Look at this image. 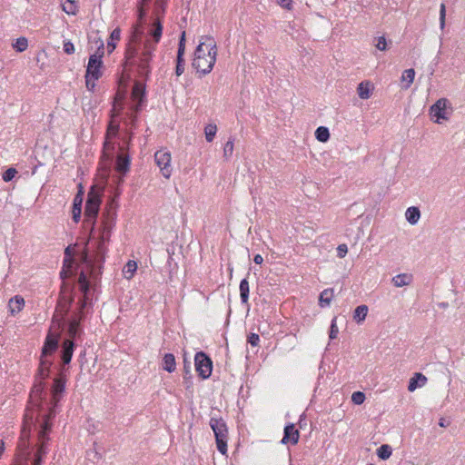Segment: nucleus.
<instances>
[{"mask_svg":"<svg viewBox=\"0 0 465 465\" xmlns=\"http://www.w3.org/2000/svg\"><path fill=\"white\" fill-rule=\"evenodd\" d=\"M149 34L153 37L154 44L159 43L163 34V24L159 15H157V18L152 24V28Z\"/></svg>","mask_w":465,"mask_h":465,"instance_id":"22","label":"nucleus"},{"mask_svg":"<svg viewBox=\"0 0 465 465\" xmlns=\"http://www.w3.org/2000/svg\"><path fill=\"white\" fill-rule=\"evenodd\" d=\"M392 454V449L388 444H382L377 450V456L382 460H388Z\"/></svg>","mask_w":465,"mask_h":465,"instance_id":"33","label":"nucleus"},{"mask_svg":"<svg viewBox=\"0 0 465 465\" xmlns=\"http://www.w3.org/2000/svg\"><path fill=\"white\" fill-rule=\"evenodd\" d=\"M17 173L16 169L10 167L3 173L2 178L5 182H10Z\"/></svg>","mask_w":465,"mask_h":465,"instance_id":"45","label":"nucleus"},{"mask_svg":"<svg viewBox=\"0 0 465 465\" xmlns=\"http://www.w3.org/2000/svg\"><path fill=\"white\" fill-rule=\"evenodd\" d=\"M102 203V193L94 187L92 186L87 193V199L84 206V222L91 227L92 231L94 230L97 216Z\"/></svg>","mask_w":465,"mask_h":465,"instance_id":"6","label":"nucleus"},{"mask_svg":"<svg viewBox=\"0 0 465 465\" xmlns=\"http://www.w3.org/2000/svg\"><path fill=\"white\" fill-rule=\"evenodd\" d=\"M333 289L328 288L323 290L319 296V305L322 308L329 307L333 298Z\"/></svg>","mask_w":465,"mask_h":465,"instance_id":"24","label":"nucleus"},{"mask_svg":"<svg viewBox=\"0 0 465 465\" xmlns=\"http://www.w3.org/2000/svg\"><path fill=\"white\" fill-rule=\"evenodd\" d=\"M78 266L74 267V252L71 246H67L64 250V265L60 272L62 281L68 280L77 272Z\"/></svg>","mask_w":465,"mask_h":465,"instance_id":"12","label":"nucleus"},{"mask_svg":"<svg viewBox=\"0 0 465 465\" xmlns=\"http://www.w3.org/2000/svg\"><path fill=\"white\" fill-rule=\"evenodd\" d=\"M217 132V126L214 124H209L204 128L205 139L211 143L213 141Z\"/></svg>","mask_w":465,"mask_h":465,"instance_id":"35","label":"nucleus"},{"mask_svg":"<svg viewBox=\"0 0 465 465\" xmlns=\"http://www.w3.org/2000/svg\"><path fill=\"white\" fill-rule=\"evenodd\" d=\"M336 321H337L336 317H334L331 320V326H330V332H329L330 340H334L339 333V329H338Z\"/></svg>","mask_w":465,"mask_h":465,"instance_id":"43","label":"nucleus"},{"mask_svg":"<svg viewBox=\"0 0 465 465\" xmlns=\"http://www.w3.org/2000/svg\"><path fill=\"white\" fill-rule=\"evenodd\" d=\"M84 193L83 190V186L81 184H79V190L74 198L73 207L82 208V204H83V201H84Z\"/></svg>","mask_w":465,"mask_h":465,"instance_id":"40","label":"nucleus"},{"mask_svg":"<svg viewBox=\"0 0 465 465\" xmlns=\"http://www.w3.org/2000/svg\"><path fill=\"white\" fill-rule=\"evenodd\" d=\"M64 52L67 54H72L74 53V45L72 42L67 41L64 43Z\"/></svg>","mask_w":465,"mask_h":465,"instance_id":"52","label":"nucleus"},{"mask_svg":"<svg viewBox=\"0 0 465 465\" xmlns=\"http://www.w3.org/2000/svg\"><path fill=\"white\" fill-rule=\"evenodd\" d=\"M253 262L256 263V264H262V262H263V258L261 254H256L254 257H253Z\"/></svg>","mask_w":465,"mask_h":465,"instance_id":"57","label":"nucleus"},{"mask_svg":"<svg viewBox=\"0 0 465 465\" xmlns=\"http://www.w3.org/2000/svg\"><path fill=\"white\" fill-rule=\"evenodd\" d=\"M439 425H440V427L445 428V427H448V426L450 425V421H448V420H446L445 419L441 418V419L440 420V421H439Z\"/></svg>","mask_w":465,"mask_h":465,"instance_id":"58","label":"nucleus"},{"mask_svg":"<svg viewBox=\"0 0 465 465\" xmlns=\"http://www.w3.org/2000/svg\"><path fill=\"white\" fill-rule=\"evenodd\" d=\"M406 220L412 225L416 224L420 217V211L416 206L409 207L405 213Z\"/></svg>","mask_w":465,"mask_h":465,"instance_id":"28","label":"nucleus"},{"mask_svg":"<svg viewBox=\"0 0 465 465\" xmlns=\"http://www.w3.org/2000/svg\"><path fill=\"white\" fill-rule=\"evenodd\" d=\"M239 291L242 304L248 305L250 286L247 278H244L240 282Z\"/></svg>","mask_w":465,"mask_h":465,"instance_id":"26","label":"nucleus"},{"mask_svg":"<svg viewBox=\"0 0 465 465\" xmlns=\"http://www.w3.org/2000/svg\"><path fill=\"white\" fill-rule=\"evenodd\" d=\"M117 203L111 199L105 205L102 216V228L99 240L95 242L96 250L91 254L86 242L79 253L80 265L83 266L79 272L78 284L83 296L78 301V312L73 316H85L84 308L89 302L88 292L90 291V279L96 280L102 274V264L104 261L105 242H109L111 230L114 225L117 215Z\"/></svg>","mask_w":465,"mask_h":465,"instance_id":"1","label":"nucleus"},{"mask_svg":"<svg viewBox=\"0 0 465 465\" xmlns=\"http://www.w3.org/2000/svg\"><path fill=\"white\" fill-rule=\"evenodd\" d=\"M347 252H348V247L346 244L342 243L337 247V256L339 258H343L347 254Z\"/></svg>","mask_w":465,"mask_h":465,"instance_id":"51","label":"nucleus"},{"mask_svg":"<svg viewBox=\"0 0 465 465\" xmlns=\"http://www.w3.org/2000/svg\"><path fill=\"white\" fill-rule=\"evenodd\" d=\"M217 46L216 42L211 36H202L200 44L194 50V57L192 66L200 74L199 77L208 74L213 68L216 62Z\"/></svg>","mask_w":465,"mask_h":465,"instance_id":"4","label":"nucleus"},{"mask_svg":"<svg viewBox=\"0 0 465 465\" xmlns=\"http://www.w3.org/2000/svg\"><path fill=\"white\" fill-rule=\"evenodd\" d=\"M195 370L203 380L208 379L213 371V361L204 351H198L194 356Z\"/></svg>","mask_w":465,"mask_h":465,"instance_id":"8","label":"nucleus"},{"mask_svg":"<svg viewBox=\"0 0 465 465\" xmlns=\"http://www.w3.org/2000/svg\"><path fill=\"white\" fill-rule=\"evenodd\" d=\"M82 208L73 207L72 209V219L74 223H78L81 219Z\"/></svg>","mask_w":465,"mask_h":465,"instance_id":"48","label":"nucleus"},{"mask_svg":"<svg viewBox=\"0 0 465 465\" xmlns=\"http://www.w3.org/2000/svg\"><path fill=\"white\" fill-rule=\"evenodd\" d=\"M185 43H186L185 31H183L180 35V38H179L177 54H184Z\"/></svg>","mask_w":465,"mask_h":465,"instance_id":"44","label":"nucleus"},{"mask_svg":"<svg viewBox=\"0 0 465 465\" xmlns=\"http://www.w3.org/2000/svg\"><path fill=\"white\" fill-rule=\"evenodd\" d=\"M156 4L158 5V8H160L162 13L163 14L165 10L166 0H157Z\"/></svg>","mask_w":465,"mask_h":465,"instance_id":"56","label":"nucleus"},{"mask_svg":"<svg viewBox=\"0 0 465 465\" xmlns=\"http://www.w3.org/2000/svg\"><path fill=\"white\" fill-rule=\"evenodd\" d=\"M247 342L250 343L252 347L258 346L260 342V337L257 333L251 332L247 336Z\"/></svg>","mask_w":465,"mask_h":465,"instance_id":"46","label":"nucleus"},{"mask_svg":"<svg viewBox=\"0 0 465 465\" xmlns=\"http://www.w3.org/2000/svg\"><path fill=\"white\" fill-rule=\"evenodd\" d=\"M375 46L377 49H379L381 51H385L387 49L386 38L384 36L378 37Z\"/></svg>","mask_w":465,"mask_h":465,"instance_id":"47","label":"nucleus"},{"mask_svg":"<svg viewBox=\"0 0 465 465\" xmlns=\"http://www.w3.org/2000/svg\"><path fill=\"white\" fill-rule=\"evenodd\" d=\"M366 397L361 391H354L351 395V401L356 405H361L364 402Z\"/></svg>","mask_w":465,"mask_h":465,"instance_id":"42","label":"nucleus"},{"mask_svg":"<svg viewBox=\"0 0 465 465\" xmlns=\"http://www.w3.org/2000/svg\"><path fill=\"white\" fill-rule=\"evenodd\" d=\"M445 16H446V7L444 4L440 5V26L443 27L445 24Z\"/></svg>","mask_w":465,"mask_h":465,"instance_id":"53","label":"nucleus"},{"mask_svg":"<svg viewBox=\"0 0 465 465\" xmlns=\"http://www.w3.org/2000/svg\"><path fill=\"white\" fill-rule=\"evenodd\" d=\"M154 161L160 168L162 174L165 178H169L172 173L171 168V154L169 152L159 150L154 153Z\"/></svg>","mask_w":465,"mask_h":465,"instance_id":"13","label":"nucleus"},{"mask_svg":"<svg viewBox=\"0 0 465 465\" xmlns=\"http://www.w3.org/2000/svg\"><path fill=\"white\" fill-rule=\"evenodd\" d=\"M415 77V71L412 68L406 69L403 71L401 75V82H406L405 84L402 85V89H408L411 84L413 83Z\"/></svg>","mask_w":465,"mask_h":465,"instance_id":"31","label":"nucleus"},{"mask_svg":"<svg viewBox=\"0 0 465 465\" xmlns=\"http://www.w3.org/2000/svg\"><path fill=\"white\" fill-rule=\"evenodd\" d=\"M88 456H94V459L96 460H100L102 458L101 454L96 451L95 450H90L88 452H87Z\"/></svg>","mask_w":465,"mask_h":465,"instance_id":"55","label":"nucleus"},{"mask_svg":"<svg viewBox=\"0 0 465 465\" xmlns=\"http://www.w3.org/2000/svg\"><path fill=\"white\" fill-rule=\"evenodd\" d=\"M368 311V306L365 304L357 306L353 312V320L357 323L362 322L366 319Z\"/></svg>","mask_w":465,"mask_h":465,"instance_id":"30","label":"nucleus"},{"mask_svg":"<svg viewBox=\"0 0 465 465\" xmlns=\"http://www.w3.org/2000/svg\"><path fill=\"white\" fill-rule=\"evenodd\" d=\"M145 84L140 81H135L132 89L131 97L135 104L134 110L136 112H139L142 109L145 102Z\"/></svg>","mask_w":465,"mask_h":465,"instance_id":"14","label":"nucleus"},{"mask_svg":"<svg viewBox=\"0 0 465 465\" xmlns=\"http://www.w3.org/2000/svg\"><path fill=\"white\" fill-rule=\"evenodd\" d=\"M299 439H300V432L295 428V425L293 423H288L284 427L283 437L281 440V443L282 444L291 443L292 445H295L298 443Z\"/></svg>","mask_w":465,"mask_h":465,"instance_id":"19","label":"nucleus"},{"mask_svg":"<svg viewBox=\"0 0 465 465\" xmlns=\"http://www.w3.org/2000/svg\"><path fill=\"white\" fill-rule=\"evenodd\" d=\"M449 101L446 98H440L430 107V114L436 118L435 123L440 124V120H447V104Z\"/></svg>","mask_w":465,"mask_h":465,"instance_id":"17","label":"nucleus"},{"mask_svg":"<svg viewBox=\"0 0 465 465\" xmlns=\"http://www.w3.org/2000/svg\"><path fill=\"white\" fill-rule=\"evenodd\" d=\"M124 143L122 145L119 144V153L115 159V170L122 173L123 175L126 174V173L130 169V155L128 153L130 138H124Z\"/></svg>","mask_w":465,"mask_h":465,"instance_id":"10","label":"nucleus"},{"mask_svg":"<svg viewBox=\"0 0 465 465\" xmlns=\"http://www.w3.org/2000/svg\"><path fill=\"white\" fill-rule=\"evenodd\" d=\"M84 315L82 313L81 317L72 316L66 322V333L67 339L74 340L81 337L83 334V329L81 326L82 321H84Z\"/></svg>","mask_w":465,"mask_h":465,"instance_id":"15","label":"nucleus"},{"mask_svg":"<svg viewBox=\"0 0 465 465\" xmlns=\"http://www.w3.org/2000/svg\"><path fill=\"white\" fill-rule=\"evenodd\" d=\"M163 370L172 373L176 369L175 357L173 353H165L163 358Z\"/></svg>","mask_w":465,"mask_h":465,"instance_id":"27","label":"nucleus"},{"mask_svg":"<svg viewBox=\"0 0 465 465\" xmlns=\"http://www.w3.org/2000/svg\"><path fill=\"white\" fill-rule=\"evenodd\" d=\"M210 427L212 428L217 450L223 454L227 453L228 428L226 422L222 418L211 417Z\"/></svg>","mask_w":465,"mask_h":465,"instance_id":"7","label":"nucleus"},{"mask_svg":"<svg viewBox=\"0 0 465 465\" xmlns=\"http://www.w3.org/2000/svg\"><path fill=\"white\" fill-rule=\"evenodd\" d=\"M28 46V41L25 37H19L16 39L15 43L13 44V47L17 52H24Z\"/></svg>","mask_w":465,"mask_h":465,"instance_id":"38","label":"nucleus"},{"mask_svg":"<svg viewBox=\"0 0 465 465\" xmlns=\"http://www.w3.org/2000/svg\"><path fill=\"white\" fill-rule=\"evenodd\" d=\"M391 282L395 287L407 286L412 282V275L409 273H400L394 276Z\"/></svg>","mask_w":465,"mask_h":465,"instance_id":"25","label":"nucleus"},{"mask_svg":"<svg viewBox=\"0 0 465 465\" xmlns=\"http://www.w3.org/2000/svg\"><path fill=\"white\" fill-rule=\"evenodd\" d=\"M315 138L322 143H325L330 138L329 129L325 126H319L315 131Z\"/></svg>","mask_w":465,"mask_h":465,"instance_id":"34","label":"nucleus"},{"mask_svg":"<svg viewBox=\"0 0 465 465\" xmlns=\"http://www.w3.org/2000/svg\"><path fill=\"white\" fill-rule=\"evenodd\" d=\"M193 379H183V383L186 389H189L193 385Z\"/></svg>","mask_w":465,"mask_h":465,"instance_id":"59","label":"nucleus"},{"mask_svg":"<svg viewBox=\"0 0 465 465\" xmlns=\"http://www.w3.org/2000/svg\"><path fill=\"white\" fill-rule=\"evenodd\" d=\"M143 34V32L140 25L133 27L129 41L126 44L123 65L124 67L135 66L138 75L143 81H147L152 71L150 63L155 47L149 41H146L143 44V50L139 53L138 49Z\"/></svg>","mask_w":465,"mask_h":465,"instance_id":"3","label":"nucleus"},{"mask_svg":"<svg viewBox=\"0 0 465 465\" xmlns=\"http://www.w3.org/2000/svg\"><path fill=\"white\" fill-rule=\"evenodd\" d=\"M75 347V342L71 339H64L63 341L60 351V357L63 364L62 367L66 368L65 366L71 362Z\"/></svg>","mask_w":465,"mask_h":465,"instance_id":"18","label":"nucleus"},{"mask_svg":"<svg viewBox=\"0 0 465 465\" xmlns=\"http://www.w3.org/2000/svg\"><path fill=\"white\" fill-rule=\"evenodd\" d=\"M98 46L96 52L93 55H98L99 59H102L104 54V45L103 40L99 39L97 41Z\"/></svg>","mask_w":465,"mask_h":465,"instance_id":"49","label":"nucleus"},{"mask_svg":"<svg viewBox=\"0 0 465 465\" xmlns=\"http://www.w3.org/2000/svg\"><path fill=\"white\" fill-rule=\"evenodd\" d=\"M121 30L119 27L114 29L110 35L109 40L107 41V50L111 54L116 47V42L120 40Z\"/></svg>","mask_w":465,"mask_h":465,"instance_id":"29","label":"nucleus"},{"mask_svg":"<svg viewBox=\"0 0 465 465\" xmlns=\"http://www.w3.org/2000/svg\"><path fill=\"white\" fill-rule=\"evenodd\" d=\"M74 289V285L67 282V280L62 281L60 296L57 305L62 311L64 312L65 314L68 313L71 305L74 301L73 294Z\"/></svg>","mask_w":465,"mask_h":465,"instance_id":"11","label":"nucleus"},{"mask_svg":"<svg viewBox=\"0 0 465 465\" xmlns=\"http://www.w3.org/2000/svg\"><path fill=\"white\" fill-rule=\"evenodd\" d=\"M137 270V263L134 261H129L123 269V273L126 279L133 278Z\"/></svg>","mask_w":465,"mask_h":465,"instance_id":"32","label":"nucleus"},{"mask_svg":"<svg viewBox=\"0 0 465 465\" xmlns=\"http://www.w3.org/2000/svg\"><path fill=\"white\" fill-rule=\"evenodd\" d=\"M84 78H85V85H86V88L89 90V91H94V87H95V81L96 80H93V77L92 76H88V74H85L84 75Z\"/></svg>","mask_w":465,"mask_h":465,"instance_id":"50","label":"nucleus"},{"mask_svg":"<svg viewBox=\"0 0 465 465\" xmlns=\"http://www.w3.org/2000/svg\"><path fill=\"white\" fill-rule=\"evenodd\" d=\"M67 368L61 367L57 377L54 379L52 386L53 407L49 412L45 414L37 427V443L32 446L30 438V428L24 425L21 437L17 444V452L12 465H42L43 458L47 453V445L50 440L49 433L52 429V419L55 416L54 408L60 401L65 389Z\"/></svg>","mask_w":465,"mask_h":465,"instance_id":"2","label":"nucleus"},{"mask_svg":"<svg viewBox=\"0 0 465 465\" xmlns=\"http://www.w3.org/2000/svg\"><path fill=\"white\" fill-rule=\"evenodd\" d=\"M277 3L283 8L291 10L292 7V0H276Z\"/></svg>","mask_w":465,"mask_h":465,"instance_id":"54","label":"nucleus"},{"mask_svg":"<svg viewBox=\"0 0 465 465\" xmlns=\"http://www.w3.org/2000/svg\"><path fill=\"white\" fill-rule=\"evenodd\" d=\"M25 305V300L23 297L16 295L14 298H11L8 302V307L11 314H15L23 309Z\"/></svg>","mask_w":465,"mask_h":465,"instance_id":"23","label":"nucleus"},{"mask_svg":"<svg viewBox=\"0 0 465 465\" xmlns=\"http://www.w3.org/2000/svg\"><path fill=\"white\" fill-rule=\"evenodd\" d=\"M119 134V124H115L114 120H111L107 125V130L105 134V140L104 143V156L107 159H112L114 157L115 144L112 142V139L117 137Z\"/></svg>","mask_w":465,"mask_h":465,"instance_id":"9","label":"nucleus"},{"mask_svg":"<svg viewBox=\"0 0 465 465\" xmlns=\"http://www.w3.org/2000/svg\"><path fill=\"white\" fill-rule=\"evenodd\" d=\"M59 341L60 334H54L52 331H49L46 335L41 350L39 368L36 374V378L39 381L37 384H35L34 392L42 393L44 391V381L49 377L50 369L53 365V361L49 360L48 357L52 356L57 351Z\"/></svg>","mask_w":465,"mask_h":465,"instance_id":"5","label":"nucleus"},{"mask_svg":"<svg viewBox=\"0 0 465 465\" xmlns=\"http://www.w3.org/2000/svg\"><path fill=\"white\" fill-rule=\"evenodd\" d=\"M233 138H230L223 147V157L225 160H229L233 152Z\"/></svg>","mask_w":465,"mask_h":465,"instance_id":"39","label":"nucleus"},{"mask_svg":"<svg viewBox=\"0 0 465 465\" xmlns=\"http://www.w3.org/2000/svg\"><path fill=\"white\" fill-rule=\"evenodd\" d=\"M183 379H193L191 361L186 357L183 358Z\"/></svg>","mask_w":465,"mask_h":465,"instance_id":"41","label":"nucleus"},{"mask_svg":"<svg viewBox=\"0 0 465 465\" xmlns=\"http://www.w3.org/2000/svg\"><path fill=\"white\" fill-rule=\"evenodd\" d=\"M373 90V84L370 81H362L358 84L357 93L361 99H369Z\"/></svg>","mask_w":465,"mask_h":465,"instance_id":"21","label":"nucleus"},{"mask_svg":"<svg viewBox=\"0 0 465 465\" xmlns=\"http://www.w3.org/2000/svg\"><path fill=\"white\" fill-rule=\"evenodd\" d=\"M427 381V377L422 373H414V375L409 381L408 391H414L416 389L423 387Z\"/></svg>","mask_w":465,"mask_h":465,"instance_id":"20","label":"nucleus"},{"mask_svg":"<svg viewBox=\"0 0 465 465\" xmlns=\"http://www.w3.org/2000/svg\"><path fill=\"white\" fill-rule=\"evenodd\" d=\"M63 10L68 15H75L77 5L74 0H64L62 4Z\"/></svg>","mask_w":465,"mask_h":465,"instance_id":"36","label":"nucleus"},{"mask_svg":"<svg viewBox=\"0 0 465 465\" xmlns=\"http://www.w3.org/2000/svg\"><path fill=\"white\" fill-rule=\"evenodd\" d=\"M184 54H177L176 55V66H175V74L180 76L184 72L185 60Z\"/></svg>","mask_w":465,"mask_h":465,"instance_id":"37","label":"nucleus"},{"mask_svg":"<svg viewBox=\"0 0 465 465\" xmlns=\"http://www.w3.org/2000/svg\"><path fill=\"white\" fill-rule=\"evenodd\" d=\"M103 65V60L99 59L98 55H90L85 74H88V76H92L93 80H98L103 75L101 71Z\"/></svg>","mask_w":465,"mask_h":465,"instance_id":"16","label":"nucleus"}]
</instances>
